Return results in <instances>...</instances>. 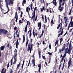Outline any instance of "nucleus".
I'll return each instance as SVG.
<instances>
[{"instance_id":"obj_64","label":"nucleus","mask_w":73,"mask_h":73,"mask_svg":"<svg viewBox=\"0 0 73 73\" xmlns=\"http://www.w3.org/2000/svg\"><path fill=\"white\" fill-rule=\"evenodd\" d=\"M72 8H73V0H72Z\"/></svg>"},{"instance_id":"obj_34","label":"nucleus","mask_w":73,"mask_h":73,"mask_svg":"<svg viewBox=\"0 0 73 73\" xmlns=\"http://www.w3.org/2000/svg\"><path fill=\"white\" fill-rule=\"evenodd\" d=\"M33 13H33V17L34 18V19H35V12H33Z\"/></svg>"},{"instance_id":"obj_23","label":"nucleus","mask_w":73,"mask_h":73,"mask_svg":"<svg viewBox=\"0 0 73 73\" xmlns=\"http://www.w3.org/2000/svg\"><path fill=\"white\" fill-rule=\"evenodd\" d=\"M20 62L19 63V64H18L17 66V68H18L20 67Z\"/></svg>"},{"instance_id":"obj_7","label":"nucleus","mask_w":73,"mask_h":73,"mask_svg":"<svg viewBox=\"0 0 73 73\" xmlns=\"http://www.w3.org/2000/svg\"><path fill=\"white\" fill-rule=\"evenodd\" d=\"M29 21H27V24L25 27V32H27V28L28 27L27 26H28L29 24Z\"/></svg>"},{"instance_id":"obj_50","label":"nucleus","mask_w":73,"mask_h":73,"mask_svg":"<svg viewBox=\"0 0 73 73\" xmlns=\"http://www.w3.org/2000/svg\"><path fill=\"white\" fill-rule=\"evenodd\" d=\"M62 64H60L59 65V70H60V68H61V65Z\"/></svg>"},{"instance_id":"obj_38","label":"nucleus","mask_w":73,"mask_h":73,"mask_svg":"<svg viewBox=\"0 0 73 73\" xmlns=\"http://www.w3.org/2000/svg\"><path fill=\"white\" fill-rule=\"evenodd\" d=\"M51 23L53 24H54V21H53V20L52 19L51 20Z\"/></svg>"},{"instance_id":"obj_11","label":"nucleus","mask_w":73,"mask_h":73,"mask_svg":"<svg viewBox=\"0 0 73 73\" xmlns=\"http://www.w3.org/2000/svg\"><path fill=\"white\" fill-rule=\"evenodd\" d=\"M29 32L30 33L29 34V37H31V36H32V30H31L30 29L29 31L28 32V33H27L28 35L29 34Z\"/></svg>"},{"instance_id":"obj_21","label":"nucleus","mask_w":73,"mask_h":73,"mask_svg":"<svg viewBox=\"0 0 73 73\" xmlns=\"http://www.w3.org/2000/svg\"><path fill=\"white\" fill-rule=\"evenodd\" d=\"M40 2H41L42 3H44V4H45L44 0H40Z\"/></svg>"},{"instance_id":"obj_55","label":"nucleus","mask_w":73,"mask_h":73,"mask_svg":"<svg viewBox=\"0 0 73 73\" xmlns=\"http://www.w3.org/2000/svg\"><path fill=\"white\" fill-rule=\"evenodd\" d=\"M33 64V66H34V68H35V63H32Z\"/></svg>"},{"instance_id":"obj_60","label":"nucleus","mask_w":73,"mask_h":73,"mask_svg":"<svg viewBox=\"0 0 73 73\" xmlns=\"http://www.w3.org/2000/svg\"><path fill=\"white\" fill-rule=\"evenodd\" d=\"M10 46V49H12V45L10 44L9 45Z\"/></svg>"},{"instance_id":"obj_9","label":"nucleus","mask_w":73,"mask_h":73,"mask_svg":"<svg viewBox=\"0 0 73 73\" xmlns=\"http://www.w3.org/2000/svg\"><path fill=\"white\" fill-rule=\"evenodd\" d=\"M63 29H64V28H63L62 29V31L60 34H59L58 35V37H60V36H61V35H62L63 34V33H64V31H63Z\"/></svg>"},{"instance_id":"obj_16","label":"nucleus","mask_w":73,"mask_h":73,"mask_svg":"<svg viewBox=\"0 0 73 73\" xmlns=\"http://www.w3.org/2000/svg\"><path fill=\"white\" fill-rule=\"evenodd\" d=\"M65 54L64 55L63 57V58H62L61 60L60 61V63L61 62H62V61H63V60L64 59V58L65 57Z\"/></svg>"},{"instance_id":"obj_3","label":"nucleus","mask_w":73,"mask_h":73,"mask_svg":"<svg viewBox=\"0 0 73 73\" xmlns=\"http://www.w3.org/2000/svg\"><path fill=\"white\" fill-rule=\"evenodd\" d=\"M66 46V44H64L63 47L61 49H59V52L60 53H61V52H63L64 50H65V46Z\"/></svg>"},{"instance_id":"obj_20","label":"nucleus","mask_w":73,"mask_h":73,"mask_svg":"<svg viewBox=\"0 0 73 73\" xmlns=\"http://www.w3.org/2000/svg\"><path fill=\"white\" fill-rule=\"evenodd\" d=\"M44 17H45V22L46 23H47V19H46V15H44Z\"/></svg>"},{"instance_id":"obj_47","label":"nucleus","mask_w":73,"mask_h":73,"mask_svg":"<svg viewBox=\"0 0 73 73\" xmlns=\"http://www.w3.org/2000/svg\"><path fill=\"white\" fill-rule=\"evenodd\" d=\"M14 57H17V53H15L14 54Z\"/></svg>"},{"instance_id":"obj_61","label":"nucleus","mask_w":73,"mask_h":73,"mask_svg":"<svg viewBox=\"0 0 73 73\" xmlns=\"http://www.w3.org/2000/svg\"><path fill=\"white\" fill-rule=\"evenodd\" d=\"M23 39L25 40V36H24V35H23Z\"/></svg>"},{"instance_id":"obj_19","label":"nucleus","mask_w":73,"mask_h":73,"mask_svg":"<svg viewBox=\"0 0 73 73\" xmlns=\"http://www.w3.org/2000/svg\"><path fill=\"white\" fill-rule=\"evenodd\" d=\"M37 7H35L34 8V10L33 12H35V11H37Z\"/></svg>"},{"instance_id":"obj_30","label":"nucleus","mask_w":73,"mask_h":73,"mask_svg":"<svg viewBox=\"0 0 73 73\" xmlns=\"http://www.w3.org/2000/svg\"><path fill=\"white\" fill-rule=\"evenodd\" d=\"M36 45H37V47H39V46L40 45V44H39V43H38V42H37L36 43Z\"/></svg>"},{"instance_id":"obj_1","label":"nucleus","mask_w":73,"mask_h":73,"mask_svg":"<svg viewBox=\"0 0 73 73\" xmlns=\"http://www.w3.org/2000/svg\"><path fill=\"white\" fill-rule=\"evenodd\" d=\"M29 42V40L27 39L25 44V46L26 48H27V50L28 52H29L30 53H31V52H32V48L33 47V44H31V43H29L28 44Z\"/></svg>"},{"instance_id":"obj_48","label":"nucleus","mask_w":73,"mask_h":73,"mask_svg":"<svg viewBox=\"0 0 73 73\" xmlns=\"http://www.w3.org/2000/svg\"><path fill=\"white\" fill-rule=\"evenodd\" d=\"M35 34V30H33V36Z\"/></svg>"},{"instance_id":"obj_57","label":"nucleus","mask_w":73,"mask_h":73,"mask_svg":"<svg viewBox=\"0 0 73 73\" xmlns=\"http://www.w3.org/2000/svg\"><path fill=\"white\" fill-rule=\"evenodd\" d=\"M37 19V15H36V18L35 19V21H36V19Z\"/></svg>"},{"instance_id":"obj_63","label":"nucleus","mask_w":73,"mask_h":73,"mask_svg":"<svg viewBox=\"0 0 73 73\" xmlns=\"http://www.w3.org/2000/svg\"><path fill=\"white\" fill-rule=\"evenodd\" d=\"M50 58H49V60H48V63L49 64L50 63Z\"/></svg>"},{"instance_id":"obj_41","label":"nucleus","mask_w":73,"mask_h":73,"mask_svg":"<svg viewBox=\"0 0 73 73\" xmlns=\"http://www.w3.org/2000/svg\"><path fill=\"white\" fill-rule=\"evenodd\" d=\"M23 3H24V4H25V3H26V0H23V1L22 2Z\"/></svg>"},{"instance_id":"obj_45","label":"nucleus","mask_w":73,"mask_h":73,"mask_svg":"<svg viewBox=\"0 0 73 73\" xmlns=\"http://www.w3.org/2000/svg\"><path fill=\"white\" fill-rule=\"evenodd\" d=\"M44 30L43 29L42 30V33L41 34V36H42V35H43V34H44Z\"/></svg>"},{"instance_id":"obj_28","label":"nucleus","mask_w":73,"mask_h":73,"mask_svg":"<svg viewBox=\"0 0 73 73\" xmlns=\"http://www.w3.org/2000/svg\"><path fill=\"white\" fill-rule=\"evenodd\" d=\"M10 73H13V69L12 68V69H11L10 68Z\"/></svg>"},{"instance_id":"obj_13","label":"nucleus","mask_w":73,"mask_h":73,"mask_svg":"<svg viewBox=\"0 0 73 73\" xmlns=\"http://www.w3.org/2000/svg\"><path fill=\"white\" fill-rule=\"evenodd\" d=\"M38 66L39 68L38 71L39 72H40V70H41V64H39Z\"/></svg>"},{"instance_id":"obj_25","label":"nucleus","mask_w":73,"mask_h":73,"mask_svg":"<svg viewBox=\"0 0 73 73\" xmlns=\"http://www.w3.org/2000/svg\"><path fill=\"white\" fill-rule=\"evenodd\" d=\"M42 58L44 60H46V58H45V56L42 55Z\"/></svg>"},{"instance_id":"obj_40","label":"nucleus","mask_w":73,"mask_h":73,"mask_svg":"<svg viewBox=\"0 0 73 73\" xmlns=\"http://www.w3.org/2000/svg\"><path fill=\"white\" fill-rule=\"evenodd\" d=\"M9 63L8 64H7V69H8V68H9Z\"/></svg>"},{"instance_id":"obj_46","label":"nucleus","mask_w":73,"mask_h":73,"mask_svg":"<svg viewBox=\"0 0 73 73\" xmlns=\"http://www.w3.org/2000/svg\"><path fill=\"white\" fill-rule=\"evenodd\" d=\"M44 15H42V20H44Z\"/></svg>"},{"instance_id":"obj_35","label":"nucleus","mask_w":73,"mask_h":73,"mask_svg":"<svg viewBox=\"0 0 73 73\" xmlns=\"http://www.w3.org/2000/svg\"><path fill=\"white\" fill-rule=\"evenodd\" d=\"M13 57L14 58V60H15L17 61V57L16 56H14Z\"/></svg>"},{"instance_id":"obj_56","label":"nucleus","mask_w":73,"mask_h":73,"mask_svg":"<svg viewBox=\"0 0 73 73\" xmlns=\"http://www.w3.org/2000/svg\"><path fill=\"white\" fill-rule=\"evenodd\" d=\"M1 6H2V5L0 4V8H1V9H2V10H3V9L2 8V7H1Z\"/></svg>"},{"instance_id":"obj_53","label":"nucleus","mask_w":73,"mask_h":73,"mask_svg":"<svg viewBox=\"0 0 73 73\" xmlns=\"http://www.w3.org/2000/svg\"><path fill=\"white\" fill-rule=\"evenodd\" d=\"M69 42H68V43H67V44L66 46V47H68V45H69Z\"/></svg>"},{"instance_id":"obj_2","label":"nucleus","mask_w":73,"mask_h":73,"mask_svg":"<svg viewBox=\"0 0 73 73\" xmlns=\"http://www.w3.org/2000/svg\"><path fill=\"white\" fill-rule=\"evenodd\" d=\"M5 2L6 4V6L7 8L8 11H7L5 13H4V14H6V13H8V12H9L10 10L9 9V7H8V5H11L13 4V1H12V0H5Z\"/></svg>"},{"instance_id":"obj_33","label":"nucleus","mask_w":73,"mask_h":73,"mask_svg":"<svg viewBox=\"0 0 73 73\" xmlns=\"http://www.w3.org/2000/svg\"><path fill=\"white\" fill-rule=\"evenodd\" d=\"M30 62H31V58L29 60V63L28 65V66H29V64H30Z\"/></svg>"},{"instance_id":"obj_15","label":"nucleus","mask_w":73,"mask_h":73,"mask_svg":"<svg viewBox=\"0 0 73 73\" xmlns=\"http://www.w3.org/2000/svg\"><path fill=\"white\" fill-rule=\"evenodd\" d=\"M42 8L40 9L41 12H43V11H46V10L45 9V7L42 6Z\"/></svg>"},{"instance_id":"obj_49","label":"nucleus","mask_w":73,"mask_h":73,"mask_svg":"<svg viewBox=\"0 0 73 73\" xmlns=\"http://www.w3.org/2000/svg\"><path fill=\"white\" fill-rule=\"evenodd\" d=\"M4 69H5V68H3L2 69V70L1 72H4Z\"/></svg>"},{"instance_id":"obj_29","label":"nucleus","mask_w":73,"mask_h":73,"mask_svg":"<svg viewBox=\"0 0 73 73\" xmlns=\"http://www.w3.org/2000/svg\"><path fill=\"white\" fill-rule=\"evenodd\" d=\"M62 40H63V38H62L60 39V44L61 43L62 41Z\"/></svg>"},{"instance_id":"obj_58","label":"nucleus","mask_w":73,"mask_h":73,"mask_svg":"<svg viewBox=\"0 0 73 73\" xmlns=\"http://www.w3.org/2000/svg\"><path fill=\"white\" fill-rule=\"evenodd\" d=\"M65 2H63L62 3V7H64V4H65Z\"/></svg>"},{"instance_id":"obj_32","label":"nucleus","mask_w":73,"mask_h":73,"mask_svg":"<svg viewBox=\"0 0 73 73\" xmlns=\"http://www.w3.org/2000/svg\"><path fill=\"white\" fill-rule=\"evenodd\" d=\"M22 23H23V22L21 20H19V24H22Z\"/></svg>"},{"instance_id":"obj_43","label":"nucleus","mask_w":73,"mask_h":73,"mask_svg":"<svg viewBox=\"0 0 73 73\" xmlns=\"http://www.w3.org/2000/svg\"><path fill=\"white\" fill-rule=\"evenodd\" d=\"M17 33H18V30H17V29L15 32V35H17Z\"/></svg>"},{"instance_id":"obj_26","label":"nucleus","mask_w":73,"mask_h":73,"mask_svg":"<svg viewBox=\"0 0 73 73\" xmlns=\"http://www.w3.org/2000/svg\"><path fill=\"white\" fill-rule=\"evenodd\" d=\"M37 35H38V33H36L34 35H33V37L34 38L35 37V36H37Z\"/></svg>"},{"instance_id":"obj_5","label":"nucleus","mask_w":73,"mask_h":73,"mask_svg":"<svg viewBox=\"0 0 73 73\" xmlns=\"http://www.w3.org/2000/svg\"><path fill=\"white\" fill-rule=\"evenodd\" d=\"M17 15V12L16 11L15 13V17H14V19H16V23H17V20H18V15Z\"/></svg>"},{"instance_id":"obj_54","label":"nucleus","mask_w":73,"mask_h":73,"mask_svg":"<svg viewBox=\"0 0 73 73\" xmlns=\"http://www.w3.org/2000/svg\"><path fill=\"white\" fill-rule=\"evenodd\" d=\"M62 23H61V25H60V30L62 29Z\"/></svg>"},{"instance_id":"obj_51","label":"nucleus","mask_w":73,"mask_h":73,"mask_svg":"<svg viewBox=\"0 0 73 73\" xmlns=\"http://www.w3.org/2000/svg\"><path fill=\"white\" fill-rule=\"evenodd\" d=\"M72 20H73V16H72L71 17V21L70 22V23H72Z\"/></svg>"},{"instance_id":"obj_59","label":"nucleus","mask_w":73,"mask_h":73,"mask_svg":"<svg viewBox=\"0 0 73 73\" xmlns=\"http://www.w3.org/2000/svg\"><path fill=\"white\" fill-rule=\"evenodd\" d=\"M60 24H59L58 25V27H57V29H58L59 28H60Z\"/></svg>"},{"instance_id":"obj_12","label":"nucleus","mask_w":73,"mask_h":73,"mask_svg":"<svg viewBox=\"0 0 73 73\" xmlns=\"http://www.w3.org/2000/svg\"><path fill=\"white\" fill-rule=\"evenodd\" d=\"M30 10H31V8L30 7L29 8V7H27L26 8V12L29 13V11H30Z\"/></svg>"},{"instance_id":"obj_10","label":"nucleus","mask_w":73,"mask_h":73,"mask_svg":"<svg viewBox=\"0 0 73 73\" xmlns=\"http://www.w3.org/2000/svg\"><path fill=\"white\" fill-rule=\"evenodd\" d=\"M16 48H18V46L19 45V40H18V39H17V41L16 42Z\"/></svg>"},{"instance_id":"obj_62","label":"nucleus","mask_w":73,"mask_h":73,"mask_svg":"<svg viewBox=\"0 0 73 73\" xmlns=\"http://www.w3.org/2000/svg\"><path fill=\"white\" fill-rule=\"evenodd\" d=\"M71 26H70V27H73V23H71Z\"/></svg>"},{"instance_id":"obj_42","label":"nucleus","mask_w":73,"mask_h":73,"mask_svg":"<svg viewBox=\"0 0 73 73\" xmlns=\"http://www.w3.org/2000/svg\"><path fill=\"white\" fill-rule=\"evenodd\" d=\"M62 0H59V4H60L62 2Z\"/></svg>"},{"instance_id":"obj_37","label":"nucleus","mask_w":73,"mask_h":73,"mask_svg":"<svg viewBox=\"0 0 73 73\" xmlns=\"http://www.w3.org/2000/svg\"><path fill=\"white\" fill-rule=\"evenodd\" d=\"M23 11H21L20 15V16L21 17H23Z\"/></svg>"},{"instance_id":"obj_17","label":"nucleus","mask_w":73,"mask_h":73,"mask_svg":"<svg viewBox=\"0 0 73 73\" xmlns=\"http://www.w3.org/2000/svg\"><path fill=\"white\" fill-rule=\"evenodd\" d=\"M4 48H5V46H2L0 48V49L1 50H3L4 49Z\"/></svg>"},{"instance_id":"obj_44","label":"nucleus","mask_w":73,"mask_h":73,"mask_svg":"<svg viewBox=\"0 0 73 73\" xmlns=\"http://www.w3.org/2000/svg\"><path fill=\"white\" fill-rule=\"evenodd\" d=\"M48 53L50 56H51V55H52V52H51V53H50L49 52H48Z\"/></svg>"},{"instance_id":"obj_8","label":"nucleus","mask_w":73,"mask_h":73,"mask_svg":"<svg viewBox=\"0 0 73 73\" xmlns=\"http://www.w3.org/2000/svg\"><path fill=\"white\" fill-rule=\"evenodd\" d=\"M37 27H39V29L40 30L41 29V22H38V23Z\"/></svg>"},{"instance_id":"obj_24","label":"nucleus","mask_w":73,"mask_h":73,"mask_svg":"<svg viewBox=\"0 0 73 73\" xmlns=\"http://www.w3.org/2000/svg\"><path fill=\"white\" fill-rule=\"evenodd\" d=\"M49 12H50V13H52V10L51 9H52L51 8H50V7L49 8Z\"/></svg>"},{"instance_id":"obj_14","label":"nucleus","mask_w":73,"mask_h":73,"mask_svg":"<svg viewBox=\"0 0 73 73\" xmlns=\"http://www.w3.org/2000/svg\"><path fill=\"white\" fill-rule=\"evenodd\" d=\"M71 49V47H69L68 50V51H67V53H68L69 54H70V52Z\"/></svg>"},{"instance_id":"obj_39","label":"nucleus","mask_w":73,"mask_h":73,"mask_svg":"<svg viewBox=\"0 0 73 73\" xmlns=\"http://www.w3.org/2000/svg\"><path fill=\"white\" fill-rule=\"evenodd\" d=\"M35 63V59H34L32 60V64Z\"/></svg>"},{"instance_id":"obj_18","label":"nucleus","mask_w":73,"mask_h":73,"mask_svg":"<svg viewBox=\"0 0 73 73\" xmlns=\"http://www.w3.org/2000/svg\"><path fill=\"white\" fill-rule=\"evenodd\" d=\"M70 59L69 60L68 65H70V63L71 62V61H72V58H70Z\"/></svg>"},{"instance_id":"obj_31","label":"nucleus","mask_w":73,"mask_h":73,"mask_svg":"<svg viewBox=\"0 0 73 73\" xmlns=\"http://www.w3.org/2000/svg\"><path fill=\"white\" fill-rule=\"evenodd\" d=\"M58 40H56V42H55V44H56L57 45H58Z\"/></svg>"},{"instance_id":"obj_27","label":"nucleus","mask_w":73,"mask_h":73,"mask_svg":"<svg viewBox=\"0 0 73 73\" xmlns=\"http://www.w3.org/2000/svg\"><path fill=\"white\" fill-rule=\"evenodd\" d=\"M72 9L71 8L70 9V11L69 13V15H71V13H72Z\"/></svg>"},{"instance_id":"obj_36","label":"nucleus","mask_w":73,"mask_h":73,"mask_svg":"<svg viewBox=\"0 0 73 73\" xmlns=\"http://www.w3.org/2000/svg\"><path fill=\"white\" fill-rule=\"evenodd\" d=\"M48 47L50 49V50L51 49V44H50V43Z\"/></svg>"},{"instance_id":"obj_6","label":"nucleus","mask_w":73,"mask_h":73,"mask_svg":"<svg viewBox=\"0 0 73 73\" xmlns=\"http://www.w3.org/2000/svg\"><path fill=\"white\" fill-rule=\"evenodd\" d=\"M1 31L2 33H3L5 35L7 34L8 33V31L7 30H5L3 29H1Z\"/></svg>"},{"instance_id":"obj_52","label":"nucleus","mask_w":73,"mask_h":73,"mask_svg":"<svg viewBox=\"0 0 73 73\" xmlns=\"http://www.w3.org/2000/svg\"><path fill=\"white\" fill-rule=\"evenodd\" d=\"M16 61H17V60H15L14 61L13 63V64H16Z\"/></svg>"},{"instance_id":"obj_4","label":"nucleus","mask_w":73,"mask_h":73,"mask_svg":"<svg viewBox=\"0 0 73 73\" xmlns=\"http://www.w3.org/2000/svg\"><path fill=\"white\" fill-rule=\"evenodd\" d=\"M62 4H60V5H59V6L58 7V10L60 12H61V11H63V10L64 9V7H62Z\"/></svg>"},{"instance_id":"obj_22","label":"nucleus","mask_w":73,"mask_h":73,"mask_svg":"<svg viewBox=\"0 0 73 73\" xmlns=\"http://www.w3.org/2000/svg\"><path fill=\"white\" fill-rule=\"evenodd\" d=\"M38 54H39V58H41V51H39Z\"/></svg>"}]
</instances>
